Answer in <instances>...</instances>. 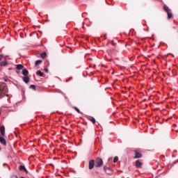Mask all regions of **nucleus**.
I'll return each mask as SVG.
<instances>
[{"instance_id":"obj_16","label":"nucleus","mask_w":178,"mask_h":178,"mask_svg":"<svg viewBox=\"0 0 178 178\" xmlns=\"http://www.w3.org/2000/svg\"><path fill=\"white\" fill-rule=\"evenodd\" d=\"M40 63H42V60H38L35 61V65L38 66V65H40Z\"/></svg>"},{"instance_id":"obj_4","label":"nucleus","mask_w":178,"mask_h":178,"mask_svg":"<svg viewBox=\"0 0 178 178\" xmlns=\"http://www.w3.org/2000/svg\"><path fill=\"white\" fill-rule=\"evenodd\" d=\"M94 166H95V161L94 160H90L89 161V169L91 170V169H93L94 168Z\"/></svg>"},{"instance_id":"obj_3","label":"nucleus","mask_w":178,"mask_h":178,"mask_svg":"<svg viewBox=\"0 0 178 178\" xmlns=\"http://www.w3.org/2000/svg\"><path fill=\"white\" fill-rule=\"evenodd\" d=\"M104 165V161L102 159L97 157L95 161V168H101Z\"/></svg>"},{"instance_id":"obj_28","label":"nucleus","mask_w":178,"mask_h":178,"mask_svg":"<svg viewBox=\"0 0 178 178\" xmlns=\"http://www.w3.org/2000/svg\"><path fill=\"white\" fill-rule=\"evenodd\" d=\"M4 81L7 82L8 81V79L4 78Z\"/></svg>"},{"instance_id":"obj_25","label":"nucleus","mask_w":178,"mask_h":178,"mask_svg":"<svg viewBox=\"0 0 178 178\" xmlns=\"http://www.w3.org/2000/svg\"><path fill=\"white\" fill-rule=\"evenodd\" d=\"M15 72H16L17 74H20V71L19 70Z\"/></svg>"},{"instance_id":"obj_6","label":"nucleus","mask_w":178,"mask_h":178,"mask_svg":"<svg viewBox=\"0 0 178 178\" xmlns=\"http://www.w3.org/2000/svg\"><path fill=\"white\" fill-rule=\"evenodd\" d=\"M19 170L26 172V173L29 172V171H27V169L26 168V167L24 165H19Z\"/></svg>"},{"instance_id":"obj_14","label":"nucleus","mask_w":178,"mask_h":178,"mask_svg":"<svg viewBox=\"0 0 178 178\" xmlns=\"http://www.w3.org/2000/svg\"><path fill=\"white\" fill-rule=\"evenodd\" d=\"M89 120H90V122H92V123L93 124H95V118H94L93 117H90L89 118Z\"/></svg>"},{"instance_id":"obj_7","label":"nucleus","mask_w":178,"mask_h":178,"mask_svg":"<svg viewBox=\"0 0 178 178\" xmlns=\"http://www.w3.org/2000/svg\"><path fill=\"white\" fill-rule=\"evenodd\" d=\"M23 81L26 83V84H28V83L30 81V77L29 76H26L22 77Z\"/></svg>"},{"instance_id":"obj_20","label":"nucleus","mask_w":178,"mask_h":178,"mask_svg":"<svg viewBox=\"0 0 178 178\" xmlns=\"http://www.w3.org/2000/svg\"><path fill=\"white\" fill-rule=\"evenodd\" d=\"M74 109H75L78 113H81V111H80V110L77 107H74Z\"/></svg>"},{"instance_id":"obj_31","label":"nucleus","mask_w":178,"mask_h":178,"mask_svg":"<svg viewBox=\"0 0 178 178\" xmlns=\"http://www.w3.org/2000/svg\"><path fill=\"white\" fill-rule=\"evenodd\" d=\"M0 151H1V147H0Z\"/></svg>"},{"instance_id":"obj_12","label":"nucleus","mask_w":178,"mask_h":178,"mask_svg":"<svg viewBox=\"0 0 178 178\" xmlns=\"http://www.w3.org/2000/svg\"><path fill=\"white\" fill-rule=\"evenodd\" d=\"M37 76H40V77H42L44 76V73L41 72V70H38L36 72Z\"/></svg>"},{"instance_id":"obj_15","label":"nucleus","mask_w":178,"mask_h":178,"mask_svg":"<svg viewBox=\"0 0 178 178\" xmlns=\"http://www.w3.org/2000/svg\"><path fill=\"white\" fill-rule=\"evenodd\" d=\"M135 156H143V154L140 152L135 150Z\"/></svg>"},{"instance_id":"obj_2","label":"nucleus","mask_w":178,"mask_h":178,"mask_svg":"<svg viewBox=\"0 0 178 178\" xmlns=\"http://www.w3.org/2000/svg\"><path fill=\"white\" fill-rule=\"evenodd\" d=\"M163 10H165V12H166V13L168 15V17H167L168 19H172L173 14H172V10H170V8H169V7H168V6L164 5Z\"/></svg>"},{"instance_id":"obj_26","label":"nucleus","mask_w":178,"mask_h":178,"mask_svg":"<svg viewBox=\"0 0 178 178\" xmlns=\"http://www.w3.org/2000/svg\"><path fill=\"white\" fill-rule=\"evenodd\" d=\"M72 79H73L72 76L70 77V79L67 80V82L69 81L70 80H72Z\"/></svg>"},{"instance_id":"obj_30","label":"nucleus","mask_w":178,"mask_h":178,"mask_svg":"<svg viewBox=\"0 0 178 178\" xmlns=\"http://www.w3.org/2000/svg\"><path fill=\"white\" fill-rule=\"evenodd\" d=\"M174 127H176V124H174Z\"/></svg>"},{"instance_id":"obj_10","label":"nucleus","mask_w":178,"mask_h":178,"mask_svg":"<svg viewBox=\"0 0 178 178\" xmlns=\"http://www.w3.org/2000/svg\"><path fill=\"white\" fill-rule=\"evenodd\" d=\"M22 74L24 76H29V70H27V69H23L22 70Z\"/></svg>"},{"instance_id":"obj_9","label":"nucleus","mask_w":178,"mask_h":178,"mask_svg":"<svg viewBox=\"0 0 178 178\" xmlns=\"http://www.w3.org/2000/svg\"><path fill=\"white\" fill-rule=\"evenodd\" d=\"M141 165H143V163H141L139 160L136 161V168H141Z\"/></svg>"},{"instance_id":"obj_17","label":"nucleus","mask_w":178,"mask_h":178,"mask_svg":"<svg viewBox=\"0 0 178 178\" xmlns=\"http://www.w3.org/2000/svg\"><path fill=\"white\" fill-rule=\"evenodd\" d=\"M104 172H109L111 170V168L106 166L104 167Z\"/></svg>"},{"instance_id":"obj_21","label":"nucleus","mask_w":178,"mask_h":178,"mask_svg":"<svg viewBox=\"0 0 178 178\" xmlns=\"http://www.w3.org/2000/svg\"><path fill=\"white\" fill-rule=\"evenodd\" d=\"M30 88H31L32 90H34L35 91V85H31Z\"/></svg>"},{"instance_id":"obj_5","label":"nucleus","mask_w":178,"mask_h":178,"mask_svg":"<svg viewBox=\"0 0 178 178\" xmlns=\"http://www.w3.org/2000/svg\"><path fill=\"white\" fill-rule=\"evenodd\" d=\"M0 143L4 146L6 145V140H5L4 137L0 136Z\"/></svg>"},{"instance_id":"obj_24","label":"nucleus","mask_w":178,"mask_h":178,"mask_svg":"<svg viewBox=\"0 0 178 178\" xmlns=\"http://www.w3.org/2000/svg\"><path fill=\"white\" fill-rule=\"evenodd\" d=\"M10 178H18V177H17V175H11Z\"/></svg>"},{"instance_id":"obj_18","label":"nucleus","mask_w":178,"mask_h":178,"mask_svg":"<svg viewBox=\"0 0 178 178\" xmlns=\"http://www.w3.org/2000/svg\"><path fill=\"white\" fill-rule=\"evenodd\" d=\"M118 161H119V157L118 156H115L114 159H113L114 163H116V162H118Z\"/></svg>"},{"instance_id":"obj_22","label":"nucleus","mask_w":178,"mask_h":178,"mask_svg":"<svg viewBox=\"0 0 178 178\" xmlns=\"http://www.w3.org/2000/svg\"><path fill=\"white\" fill-rule=\"evenodd\" d=\"M3 58V54H0V61L2 60Z\"/></svg>"},{"instance_id":"obj_11","label":"nucleus","mask_w":178,"mask_h":178,"mask_svg":"<svg viewBox=\"0 0 178 178\" xmlns=\"http://www.w3.org/2000/svg\"><path fill=\"white\" fill-rule=\"evenodd\" d=\"M0 131H1V136H5V127L4 126L1 127Z\"/></svg>"},{"instance_id":"obj_19","label":"nucleus","mask_w":178,"mask_h":178,"mask_svg":"<svg viewBox=\"0 0 178 178\" xmlns=\"http://www.w3.org/2000/svg\"><path fill=\"white\" fill-rule=\"evenodd\" d=\"M41 58H44L47 56V53L43 52L40 54Z\"/></svg>"},{"instance_id":"obj_8","label":"nucleus","mask_w":178,"mask_h":178,"mask_svg":"<svg viewBox=\"0 0 178 178\" xmlns=\"http://www.w3.org/2000/svg\"><path fill=\"white\" fill-rule=\"evenodd\" d=\"M22 69H24V66H23V65H22V64L17 65V66H16L17 70H22Z\"/></svg>"},{"instance_id":"obj_29","label":"nucleus","mask_w":178,"mask_h":178,"mask_svg":"<svg viewBox=\"0 0 178 178\" xmlns=\"http://www.w3.org/2000/svg\"><path fill=\"white\" fill-rule=\"evenodd\" d=\"M109 61H110V62H112V59H110Z\"/></svg>"},{"instance_id":"obj_1","label":"nucleus","mask_w":178,"mask_h":178,"mask_svg":"<svg viewBox=\"0 0 178 178\" xmlns=\"http://www.w3.org/2000/svg\"><path fill=\"white\" fill-rule=\"evenodd\" d=\"M8 86H6V83H0V98L5 97L6 94H8Z\"/></svg>"},{"instance_id":"obj_23","label":"nucleus","mask_w":178,"mask_h":178,"mask_svg":"<svg viewBox=\"0 0 178 178\" xmlns=\"http://www.w3.org/2000/svg\"><path fill=\"white\" fill-rule=\"evenodd\" d=\"M44 72L45 73H48L49 70H48V68H44Z\"/></svg>"},{"instance_id":"obj_13","label":"nucleus","mask_w":178,"mask_h":178,"mask_svg":"<svg viewBox=\"0 0 178 178\" xmlns=\"http://www.w3.org/2000/svg\"><path fill=\"white\" fill-rule=\"evenodd\" d=\"M6 65H8V60H6L0 63V66H6Z\"/></svg>"},{"instance_id":"obj_27","label":"nucleus","mask_w":178,"mask_h":178,"mask_svg":"<svg viewBox=\"0 0 178 178\" xmlns=\"http://www.w3.org/2000/svg\"><path fill=\"white\" fill-rule=\"evenodd\" d=\"M138 158H141V156H134L135 159H138Z\"/></svg>"}]
</instances>
